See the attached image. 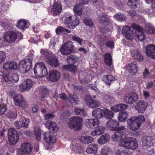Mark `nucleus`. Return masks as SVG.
I'll list each match as a JSON object with an SVG mask.
<instances>
[{
  "label": "nucleus",
  "instance_id": "obj_1",
  "mask_svg": "<svg viewBox=\"0 0 155 155\" xmlns=\"http://www.w3.org/2000/svg\"><path fill=\"white\" fill-rule=\"evenodd\" d=\"M22 38L23 35L21 32L16 31H10L5 32L3 36V41L12 43L15 41L18 37Z\"/></svg>",
  "mask_w": 155,
  "mask_h": 155
},
{
  "label": "nucleus",
  "instance_id": "obj_2",
  "mask_svg": "<svg viewBox=\"0 0 155 155\" xmlns=\"http://www.w3.org/2000/svg\"><path fill=\"white\" fill-rule=\"evenodd\" d=\"M83 120L78 116H73L71 117L67 124V125L70 128L75 130H80L82 126Z\"/></svg>",
  "mask_w": 155,
  "mask_h": 155
},
{
  "label": "nucleus",
  "instance_id": "obj_3",
  "mask_svg": "<svg viewBox=\"0 0 155 155\" xmlns=\"http://www.w3.org/2000/svg\"><path fill=\"white\" fill-rule=\"evenodd\" d=\"M64 23L70 29H74L79 23V20L75 15H72L69 12L66 14Z\"/></svg>",
  "mask_w": 155,
  "mask_h": 155
},
{
  "label": "nucleus",
  "instance_id": "obj_4",
  "mask_svg": "<svg viewBox=\"0 0 155 155\" xmlns=\"http://www.w3.org/2000/svg\"><path fill=\"white\" fill-rule=\"evenodd\" d=\"M120 145L121 147L133 150L136 149L138 147V143L136 140L133 137H126L124 142H121Z\"/></svg>",
  "mask_w": 155,
  "mask_h": 155
},
{
  "label": "nucleus",
  "instance_id": "obj_5",
  "mask_svg": "<svg viewBox=\"0 0 155 155\" xmlns=\"http://www.w3.org/2000/svg\"><path fill=\"white\" fill-rule=\"evenodd\" d=\"M35 75L37 77L45 76L48 74L47 71L44 64L42 62H38L35 65L34 68Z\"/></svg>",
  "mask_w": 155,
  "mask_h": 155
},
{
  "label": "nucleus",
  "instance_id": "obj_6",
  "mask_svg": "<svg viewBox=\"0 0 155 155\" xmlns=\"http://www.w3.org/2000/svg\"><path fill=\"white\" fill-rule=\"evenodd\" d=\"M32 60L27 58L22 60L19 64V68L20 72L22 73H26L32 68Z\"/></svg>",
  "mask_w": 155,
  "mask_h": 155
},
{
  "label": "nucleus",
  "instance_id": "obj_7",
  "mask_svg": "<svg viewBox=\"0 0 155 155\" xmlns=\"http://www.w3.org/2000/svg\"><path fill=\"white\" fill-rule=\"evenodd\" d=\"M66 60L69 64L64 66V69H68L71 72H74L77 69V67L74 65L77 61V58L73 55H71L67 58Z\"/></svg>",
  "mask_w": 155,
  "mask_h": 155
},
{
  "label": "nucleus",
  "instance_id": "obj_8",
  "mask_svg": "<svg viewBox=\"0 0 155 155\" xmlns=\"http://www.w3.org/2000/svg\"><path fill=\"white\" fill-rule=\"evenodd\" d=\"M74 46L71 41L65 42L60 48L61 53L64 55H68L71 53L74 49Z\"/></svg>",
  "mask_w": 155,
  "mask_h": 155
},
{
  "label": "nucleus",
  "instance_id": "obj_9",
  "mask_svg": "<svg viewBox=\"0 0 155 155\" xmlns=\"http://www.w3.org/2000/svg\"><path fill=\"white\" fill-rule=\"evenodd\" d=\"M126 137V133L123 131H116L111 136V139L113 141L118 142L119 141V145L120 146L121 142H124Z\"/></svg>",
  "mask_w": 155,
  "mask_h": 155
},
{
  "label": "nucleus",
  "instance_id": "obj_10",
  "mask_svg": "<svg viewBox=\"0 0 155 155\" xmlns=\"http://www.w3.org/2000/svg\"><path fill=\"white\" fill-rule=\"evenodd\" d=\"M32 147L28 143H24L21 145V148L18 150L17 155H25L30 154L32 151Z\"/></svg>",
  "mask_w": 155,
  "mask_h": 155
},
{
  "label": "nucleus",
  "instance_id": "obj_11",
  "mask_svg": "<svg viewBox=\"0 0 155 155\" xmlns=\"http://www.w3.org/2000/svg\"><path fill=\"white\" fill-rule=\"evenodd\" d=\"M135 30V28H133L132 24L131 27L127 25L124 27L122 32L127 39L129 40H132L134 38L133 30Z\"/></svg>",
  "mask_w": 155,
  "mask_h": 155
},
{
  "label": "nucleus",
  "instance_id": "obj_12",
  "mask_svg": "<svg viewBox=\"0 0 155 155\" xmlns=\"http://www.w3.org/2000/svg\"><path fill=\"white\" fill-rule=\"evenodd\" d=\"M135 118L134 117H131L127 121V127L133 131H136L140 127V124L136 122Z\"/></svg>",
  "mask_w": 155,
  "mask_h": 155
},
{
  "label": "nucleus",
  "instance_id": "obj_13",
  "mask_svg": "<svg viewBox=\"0 0 155 155\" xmlns=\"http://www.w3.org/2000/svg\"><path fill=\"white\" fill-rule=\"evenodd\" d=\"M8 139L10 143L12 144L17 143L19 137L17 132L12 128H10L8 130Z\"/></svg>",
  "mask_w": 155,
  "mask_h": 155
},
{
  "label": "nucleus",
  "instance_id": "obj_14",
  "mask_svg": "<svg viewBox=\"0 0 155 155\" xmlns=\"http://www.w3.org/2000/svg\"><path fill=\"white\" fill-rule=\"evenodd\" d=\"M85 102L86 105L91 108H94L99 107L101 104L100 101L98 100H94L92 97L90 96H86Z\"/></svg>",
  "mask_w": 155,
  "mask_h": 155
},
{
  "label": "nucleus",
  "instance_id": "obj_15",
  "mask_svg": "<svg viewBox=\"0 0 155 155\" xmlns=\"http://www.w3.org/2000/svg\"><path fill=\"white\" fill-rule=\"evenodd\" d=\"M15 104V105L20 107L23 109L25 110L27 107L26 103L23 99L22 96L20 94H16L13 98Z\"/></svg>",
  "mask_w": 155,
  "mask_h": 155
},
{
  "label": "nucleus",
  "instance_id": "obj_16",
  "mask_svg": "<svg viewBox=\"0 0 155 155\" xmlns=\"http://www.w3.org/2000/svg\"><path fill=\"white\" fill-rule=\"evenodd\" d=\"M30 120L23 117H21L18 120L14 123V125L17 129L22 127H26L29 125Z\"/></svg>",
  "mask_w": 155,
  "mask_h": 155
},
{
  "label": "nucleus",
  "instance_id": "obj_17",
  "mask_svg": "<svg viewBox=\"0 0 155 155\" xmlns=\"http://www.w3.org/2000/svg\"><path fill=\"white\" fill-rule=\"evenodd\" d=\"M99 124L98 120L95 119H87L84 122L85 126L87 128L94 129L97 127Z\"/></svg>",
  "mask_w": 155,
  "mask_h": 155
},
{
  "label": "nucleus",
  "instance_id": "obj_18",
  "mask_svg": "<svg viewBox=\"0 0 155 155\" xmlns=\"http://www.w3.org/2000/svg\"><path fill=\"white\" fill-rule=\"evenodd\" d=\"M133 28H135V34L140 41H143L145 38V36L143 33L141 31L142 28L139 25L135 24H132Z\"/></svg>",
  "mask_w": 155,
  "mask_h": 155
},
{
  "label": "nucleus",
  "instance_id": "obj_19",
  "mask_svg": "<svg viewBox=\"0 0 155 155\" xmlns=\"http://www.w3.org/2000/svg\"><path fill=\"white\" fill-rule=\"evenodd\" d=\"M3 76L4 81L8 83L9 82H16L19 80L18 76L16 74L9 73L8 74H3Z\"/></svg>",
  "mask_w": 155,
  "mask_h": 155
},
{
  "label": "nucleus",
  "instance_id": "obj_20",
  "mask_svg": "<svg viewBox=\"0 0 155 155\" xmlns=\"http://www.w3.org/2000/svg\"><path fill=\"white\" fill-rule=\"evenodd\" d=\"M43 136L44 140L50 145H52L55 143L56 138L50 132H48L44 133Z\"/></svg>",
  "mask_w": 155,
  "mask_h": 155
},
{
  "label": "nucleus",
  "instance_id": "obj_21",
  "mask_svg": "<svg viewBox=\"0 0 155 155\" xmlns=\"http://www.w3.org/2000/svg\"><path fill=\"white\" fill-rule=\"evenodd\" d=\"M125 69L127 70L132 75H134L138 70L137 65L136 62L134 61L126 65Z\"/></svg>",
  "mask_w": 155,
  "mask_h": 155
},
{
  "label": "nucleus",
  "instance_id": "obj_22",
  "mask_svg": "<svg viewBox=\"0 0 155 155\" xmlns=\"http://www.w3.org/2000/svg\"><path fill=\"white\" fill-rule=\"evenodd\" d=\"M17 63L13 61H9L4 63L3 65V69L5 71L9 70H17L18 69Z\"/></svg>",
  "mask_w": 155,
  "mask_h": 155
},
{
  "label": "nucleus",
  "instance_id": "obj_23",
  "mask_svg": "<svg viewBox=\"0 0 155 155\" xmlns=\"http://www.w3.org/2000/svg\"><path fill=\"white\" fill-rule=\"evenodd\" d=\"M59 97L64 100H68L71 103L76 102L78 100V98L77 95L74 94H69V97H67V96L64 93H61L59 94Z\"/></svg>",
  "mask_w": 155,
  "mask_h": 155
},
{
  "label": "nucleus",
  "instance_id": "obj_24",
  "mask_svg": "<svg viewBox=\"0 0 155 155\" xmlns=\"http://www.w3.org/2000/svg\"><path fill=\"white\" fill-rule=\"evenodd\" d=\"M46 61L53 67H57L59 65L58 59L53 54H51L50 56L47 57Z\"/></svg>",
  "mask_w": 155,
  "mask_h": 155
},
{
  "label": "nucleus",
  "instance_id": "obj_25",
  "mask_svg": "<svg viewBox=\"0 0 155 155\" xmlns=\"http://www.w3.org/2000/svg\"><path fill=\"white\" fill-rule=\"evenodd\" d=\"M33 83L30 79H27L24 81L23 84L19 85V89L21 91H27L30 90L32 87Z\"/></svg>",
  "mask_w": 155,
  "mask_h": 155
},
{
  "label": "nucleus",
  "instance_id": "obj_26",
  "mask_svg": "<svg viewBox=\"0 0 155 155\" xmlns=\"http://www.w3.org/2000/svg\"><path fill=\"white\" fill-rule=\"evenodd\" d=\"M146 53L150 58L155 59V46L150 44L146 48Z\"/></svg>",
  "mask_w": 155,
  "mask_h": 155
},
{
  "label": "nucleus",
  "instance_id": "obj_27",
  "mask_svg": "<svg viewBox=\"0 0 155 155\" xmlns=\"http://www.w3.org/2000/svg\"><path fill=\"white\" fill-rule=\"evenodd\" d=\"M119 125V122L114 120L111 119L107 122L106 124V127L112 130H116L117 127Z\"/></svg>",
  "mask_w": 155,
  "mask_h": 155
},
{
  "label": "nucleus",
  "instance_id": "obj_28",
  "mask_svg": "<svg viewBox=\"0 0 155 155\" xmlns=\"http://www.w3.org/2000/svg\"><path fill=\"white\" fill-rule=\"evenodd\" d=\"M138 100V96L136 93L133 94L131 96L129 97L125 95L124 97V102L133 104L135 102Z\"/></svg>",
  "mask_w": 155,
  "mask_h": 155
},
{
  "label": "nucleus",
  "instance_id": "obj_29",
  "mask_svg": "<svg viewBox=\"0 0 155 155\" xmlns=\"http://www.w3.org/2000/svg\"><path fill=\"white\" fill-rule=\"evenodd\" d=\"M137 104L135 107L140 113H142L144 111L148 105L147 103L144 101H140Z\"/></svg>",
  "mask_w": 155,
  "mask_h": 155
},
{
  "label": "nucleus",
  "instance_id": "obj_30",
  "mask_svg": "<svg viewBox=\"0 0 155 155\" xmlns=\"http://www.w3.org/2000/svg\"><path fill=\"white\" fill-rule=\"evenodd\" d=\"M29 23L27 20L21 19L16 23V26L21 29H25L29 28Z\"/></svg>",
  "mask_w": 155,
  "mask_h": 155
},
{
  "label": "nucleus",
  "instance_id": "obj_31",
  "mask_svg": "<svg viewBox=\"0 0 155 155\" xmlns=\"http://www.w3.org/2000/svg\"><path fill=\"white\" fill-rule=\"evenodd\" d=\"M51 11L54 13L55 15H57L61 12L62 10V6L58 2H56L54 3L52 5Z\"/></svg>",
  "mask_w": 155,
  "mask_h": 155
},
{
  "label": "nucleus",
  "instance_id": "obj_32",
  "mask_svg": "<svg viewBox=\"0 0 155 155\" xmlns=\"http://www.w3.org/2000/svg\"><path fill=\"white\" fill-rule=\"evenodd\" d=\"M103 109L97 108L94 109L92 113V116L94 118L100 119L103 117Z\"/></svg>",
  "mask_w": 155,
  "mask_h": 155
},
{
  "label": "nucleus",
  "instance_id": "obj_33",
  "mask_svg": "<svg viewBox=\"0 0 155 155\" xmlns=\"http://www.w3.org/2000/svg\"><path fill=\"white\" fill-rule=\"evenodd\" d=\"M131 55L134 59L138 61H141L143 59V57L138 49L133 50L132 51Z\"/></svg>",
  "mask_w": 155,
  "mask_h": 155
},
{
  "label": "nucleus",
  "instance_id": "obj_34",
  "mask_svg": "<svg viewBox=\"0 0 155 155\" xmlns=\"http://www.w3.org/2000/svg\"><path fill=\"white\" fill-rule=\"evenodd\" d=\"M45 126L50 131L54 132H57L59 129L57 124L54 122H51L50 123H47L44 124Z\"/></svg>",
  "mask_w": 155,
  "mask_h": 155
},
{
  "label": "nucleus",
  "instance_id": "obj_35",
  "mask_svg": "<svg viewBox=\"0 0 155 155\" xmlns=\"http://www.w3.org/2000/svg\"><path fill=\"white\" fill-rule=\"evenodd\" d=\"M60 74L56 71H51L49 72V79L50 81H55L59 79Z\"/></svg>",
  "mask_w": 155,
  "mask_h": 155
},
{
  "label": "nucleus",
  "instance_id": "obj_36",
  "mask_svg": "<svg viewBox=\"0 0 155 155\" xmlns=\"http://www.w3.org/2000/svg\"><path fill=\"white\" fill-rule=\"evenodd\" d=\"M144 31L145 32L150 34H155V28L152 24L149 23L146 24Z\"/></svg>",
  "mask_w": 155,
  "mask_h": 155
},
{
  "label": "nucleus",
  "instance_id": "obj_37",
  "mask_svg": "<svg viewBox=\"0 0 155 155\" xmlns=\"http://www.w3.org/2000/svg\"><path fill=\"white\" fill-rule=\"evenodd\" d=\"M106 130V128L103 126H99L95 130L92 131L91 134L93 136L99 135L103 134Z\"/></svg>",
  "mask_w": 155,
  "mask_h": 155
},
{
  "label": "nucleus",
  "instance_id": "obj_38",
  "mask_svg": "<svg viewBox=\"0 0 155 155\" xmlns=\"http://www.w3.org/2000/svg\"><path fill=\"white\" fill-rule=\"evenodd\" d=\"M98 148V145L96 144H89L87 147L86 151L88 153H96L97 152Z\"/></svg>",
  "mask_w": 155,
  "mask_h": 155
},
{
  "label": "nucleus",
  "instance_id": "obj_39",
  "mask_svg": "<svg viewBox=\"0 0 155 155\" xmlns=\"http://www.w3.org/2000/svg\"><path fill=\"white\" fill-rule=\"evenodd\" d=\"M142 145L143 146H152L153 145V139L150 136L143 137L142 139Z\"/></svg>",
  "mask_w": 155,
  "mask_h": 155
},
{
  "label": "nucleus",
  "instance_id": "obj_40",
  "mask_svg": "<svg viewBox=\"0 0 155 155\" xmlns=\"http://www.w3.org/2000/svg\"><path fill=\"white\" fill-rule=\"evenodd\" d=\"M110 137L108 134H105L101 136L97 140V143L100 144L106 143L109 140Z\"/></svg>",
  "mask_w": 155,
  "mask_h": 155
},
{
  "label": "nucleus",
  "instance_id": "obj_41",
  "mask_svg": "<svg viewBox=\"0 0 155 155\" xmlns=\"http://www.w3.org/2000/svg\"><path fill=\"white\" fill-rule=\"evenodd\" d=\"M80 140L83 143L85 144H88L94 141V139L91 136L86 135L81 136Z\"/></svg>",
  "mask_w": 155,
  "mask_h": 155
},
{
  "label": "nucleus",
  "instance_id": "obj_42",
  "mask_svg": "<svg viewBox=\"0 0 155 155\" xmlns=\"http://www.w3.org/2000/svg\"><path fill=\"white\" fill-rule=\"evenodd\" d=\"M114 115V113L110 110L106 108L103 109V116H104L106 119L112 118Z\"/></svg>",
  "mask_w": 155,
  "mask_h": 155
},
{
  "label": "nucleus",
  "instance_id": "obj_43",
  "mask_svg": "<svg viewBox=\"0 0 155 155\" xmlns=\"http://www.w3.org/2000/svg\"><path fill=\"white\" fill-rule=\"evenodd\" d=\"M73 11L75 15L81 16L83 15L82 7L80 4H77L73 8Z\"/></svg>",
  "mask_w": 155,
  "mask_h": 155
},
{
  "label": "nucleus",
  "instance_id": "obj_44",
  "mask_svg": "<svg viewBox=\"0 0 155 155\" xmlns=\"http://www.w3.org/2000/svg\"><path fill=\"white\" fill-rule=\"evenodd\" d=\"M56 33L57 34H66L70 33L71 32L69 30L64 28L61 26H59L56 29Z\"/></svg>",
  "mask_w": 155,
  "mask_h": 155
},
{
  "label": "nucleus",
  "instance_id": "obj_45",
  "mask_svg": "<svg viewBox=\"0 0 155 155\" xmlns=\"http://www.w3.org/2000/svg\"><path fill=\"white\" fill-rule=\"evenodd\" d=\"M103 80L106 84H110L111 81L115 80L114 78L112 75L104 76L103 77Z\"/></svg>",
  "mask_w": 155,
  "mask_h": 155
},
{
  "label": "nucleus",
  "instance_id": "obj_46",
  "mask_svg": "<svg viewBox=\"0 0 155 155\" xmlns=\"http://www.w3.org/2000/svg\"><path fill=\"white\" fill-rule=\"evenodd\" d=\"M74 112L77 115H80L83 116H85L87 115L86 113L84 110L81 108L75 107Z\"/></svg>",
  "mask_w": 155,
  "mask_h": 155
},
{
  "label": "nucleus",
  "instance_id": "obj_47",
  "mask_svg": "<svg viewBox=\"0 0 155 155\" xmlns=\"http://www.w3.org/2000/svg\"><path fill=\"white\" fill-rule=\"evenodd\" d=\"M104 61L105 64L110 66L112 64V59L110 54L109 53L106 54L104 55Z\"/></svg>",
  "mask_w": 155,
  "mask_h": 155
},
{
  "label": "nucleus",
  "instance_id": "obj_48",
  "mask_svg": "<svg viewBox=\"0 0 155 155\" xmlns=\"http://www.w3.org/2000/svg\"><path fill=\"white\" fill-rule=\"evenodd\" d=\"M127 117L126 113L124 111L120 112L118 117V120L122 122L125 120Z\"/></svg>",
  "mask_w": 155,
  "mask_h": 155
},
{
  "label": "nucleus",
  "instance_id": "obj_49",
  "mask_svg": "<svg viewBox=\"0 0 155 155\" xmlns=\"http://www.w3.org/2000/svg\"><path fill=\"white\" fill-rule=\"evenodd\" d=\"M107 16L106 15H102L98 17V19L101 23H103V24L105 25H107L108 24V22L105 20L107 19Z\"/></svg>",
  "mask_w": 155,
  "mask_h": 155
},
{
  "label": "nucleus",
  "instance_id": "obj_50",
  "mask_svg": "<svg viewBox=\"0 0 155 155\" xmlns=\"http://www.w3.org/2000/svg\"><path fill=\"white\" fill-rule=\"evenodd\" d=\"M71 149L77 153H81L83 151V149L81 146H78L76 145H72Z\"/></svg>",
  "mask_w": 155,
  "mask_h": 155
},
{
  "label": "nucleus",
  "instance_id": "obj_51",
  "mask_svg": "<svg viewBox=\"0 0 155 155\" xmlns=\"http://www.w3.org/2000/svg\"><path fill=\"white\" fill-rule=\"evenodd\" d=\"M40 53L41 56L42 57H45V60L47 59V57L50 56L51 53H49L46 49H41V50Z\"/></svg>",
  "mask_w": 155,
  "mask_h": 155
},
{
  "label": "nucleus",
  "instance_id": "obj_52",
  "mask_svg": "<svg viewBox=\"0 0 155 155\" xmlns=\"http://www.w3.org/2000/svg\"><path fill=\"white\" fill-rule=\"evenodd\" d=\"M72 40L74 41L77 42L81 46L84 43V41L83 40L76 35L73 36Z\"/></svg>",
  "mask_w": 155,
  "mask_h": 155
},
{
  "label": "nucleus",
  "instance_id": "obj_53",
  "mask_svg": "<svg viewBox=\"0 0 155 155\" xmlns=\"http://www.w3.org/2000/svg\"><path fill=\"white\" fill-rule=\"evenodd\" d=\"M134 117L136 118L135 121L137 123L140 124V126L141 124L144 122L145 120L144 117L142 115L139 116L137 117Z\"/></svg>",
  "mask_w": 155,
  "mask_h": 155
},
{
  "label": "nucleus",
  "instance_id": "obj_54",
  "mask_svg": "<svg viewBox=\"0 0 155 155\" xmlns=\"http://www.w3.org/2000/svg\"><path fill=\"white\" fill-rule=\"evenodd\" d=\"M110 149L108 147H104L101 150L100 155L94 154V155H108Z\"/></svg>",
  "mask_w": 155,
  "mask_h": 155
},
{
  "label": "nucleus",
  "instance_id": "obj_55",
  "mask_svg": "<svg viewBox=\"0 0 155 155\" xmlns=\"http://www.w3.org/2000/svg\"><path fill=\"white\" fill-rule=\"evenodd\" d=\"M114 18L119 21H124L125 16L121 13H118L114 16Z\"/></svg>",
  "mask_w": 155,
  "mask_h": 155
},
{
  "label": "nucleus",
  "instance_id": "obj_56",
  "mask_svg": "<svg viewBox=\"0 0 155 155\" xmlns=\"http://www.w3.org/2000/svg\"><path fill=\"white\" fill-rule=\"evenodd\" d=\"M36 138L37 140H39L41 138V130L39 129H35L34 130Z\"/></svg>",
  "mask_w": 155,
  "mask_h": 155
},
{
  "label": "nucleus",
  "instance_id": "obj_57",
  "mask_svg": "<svg viewBox=\"0 0 155 155\" xmlns=\"http://www.w3.org/2000/svg\"><path fill=\"white\" fill-rule=\"evenodd\" d=\"M137 0H129L127 2V5L131 8H136L137 5Z\"/></svg>",
  "mask_w": 155,
  "mask_h": 155
},
{
  "label": "nucleus",
  "instance_id": "obj_58",
  "mask_svg": "<svg viewBox=\"0 0 155 155\" xmlns=\"http://www.w3.org/2000/svg\"><path fill=\"white\" fill-rule=\"evenodd\" d=\"M146 2L147 4L152 2V10L153 12L152 13L153 15L155 16V0H146Z\"/></svg>",
  "mask_w": 155,
  "mask_h": 155
},
{
  "label": "nucleus",
  "instance_id": "obj_59",
  "mask_svg": "<svg viewBox=\"0 0 155 155\" xmlns=\"http://www.w3.org/2000/svg\"><path fill=\"white\" fill-rule=\"evenodd\" d=\"M116 155H129L128 153L124 150H116L115 151Z\"/></svg>",
  "mask_w": 155,
  "mask_h": 155
},
{
  "label": "nucleus",
  "instance_id": "obj_60",
  "mask_svg": "<svg viewBox=\"0 0 155 155\" xmlns=\"http://www.w3.org/2000/svg\"><path fill=\"white\" fill-rule=\"evenodd\" d=\"M5 54L4 52L0 51V64L3 62L5 60Z\"/></svg>",
  "mask_w": 155,
  "mask_h": 155
},
{
  "label": "nucleus",
  "instance_id": "obj_61",
  "mask_svg": "<svg viewBox=\"0 0 155 155\" xmlns=\"http://www.w3.org/2000/svg\"><path fill=\"white\" fill-rule=\"evenodd\" d=\"M6 110V106L4 104L0 105V115H2L4 113Z\"/></svg>",
  "mask_w": 155,
  "mask_h": 155
},
{
  "label": "nucleus",
  "instance_id": "obj_62",
  "mask_svg": "<svg viewBox=\"0 0 155 155\" xmlns=\"http://www.w3.org/2000/svg\"><path fill=\"white\" fill-rule=\"evenodd\" d=\"M7 116L9 118L12 119L16 117L17 116V114L15 113L12 111H10L7 114Z\"/></svg>",
  "mask_w": 155,
  "mask_h": 155
},
{
  "label": "nucleus",
  "instance_id": "obj_63",
  "mask_svg": "<svg viewBox=\"0 0 155 155\" xmlns=\"http://www.w3.org/2000/svg\"><path fill=\"white\" fill-rule=\"evenodd\" d=\"M54 115L53 113H49L46 114L44 116L45 120L51 119L54 117Z\"/></svg>",
  "mask_w": 155,
  "mask_h": 155
},
{
  "label": "nucleus",
  "instance_id": "obj_64",
  "mask_svg": "<svg viewBox=\"0 0 155 155\" xmlns=\"http://www.w3.org/2000/svg\"><path fill=\"white\" fill-rule=\"evenodd\" d=\"M84 22L86 25L90 27L92 26L93 22L90 19L85 18L84 20Z\"/></svg>",
  "mask_w": 155,
  "mask_h": 155
}]
</instances>
